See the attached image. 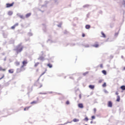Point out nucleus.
<instances>
[{
    "instance_id": "f257e3e1",
    "label": "nucleus",
    "mask_w": 125,
    "mask_h": 125,
    "mask_svg": "<svg viewBox=\"0 0 125 125\" xmlns=\"http://www.w3.org/2000/svg\"><path fill=\"white\" fill-rule=\"evenodd\" d=\"M22 49H23V46L21 45H19L18 46H17V47L15 50H16L17 53H19V52H21V51H22Z\"/></svg>"
},
{
    "instance_id": "f03ea898",
    "label": "nucleus",
    "mask_w": 125,
    "mask_h": 125,
    "mask_svg": "<svg viewBox=\"0 0 125 125\" xmlns=\"http://www.w3.org/2000/svg\"><path fill=\"white\" fill-rule=\"evenodd\" d=\"M45 56L44 55H43V53L42 52V56H40L39 58H38V60H41V61H43V60H44V57Z\"/></svg>"
},
{
    "instance_id": "7ed1b4c3",
    "label": "nucleus",
    "mask_w": 125,
    "mask_h": 125,
    "mask_svg": "<svg viewBox=\"0 0 125 125\" xmlns=\"http://www.w3.org/2000/svg\"><path fill=\"white\" fill-rule=\"evenodd\" d=\"M13 4H14V2H13L11 4L9 3H7L6 4V7L8 8V7H11V6H13Z\"/></svg>"
},
{
    "instance_id": "20e7f679",
    "label": "nucleus",
    "mask_w": 125,
    "mask_h": 125,
    "mask_svg": "<svg viewBox=\"0 0 125 125\" xmlns=\"http://www.w3.org/2000/svg\"><path fill=\"white\" fill-rule=\"evenodd\" d=\"M26 64H27V61H24L22 62V65L21 66V68L22 69L24 66H26Z\"/></svg>"
},
{
    "instance_id": "39448f33",
    "label": "nucleus",
    "mask_w": 125,
    "mask_h": 125,
    "mask_svg": "<svg viewBox=\"0 0 125 125\" xmlns=\"http://www.w3.org/2000/svg\"><path fill=\"white\" fill-rule=\"evenodd\" d=\"M17 16H19V17H20L21 19H25V17H24V16L23 15H21L20 14H17Z\"/></svg>"
},
{
    "instance_id": "423d86ee",
    "label": "nucleus",
    "mask_w": 125,
    "mask_h": 125,
    "mask_svg": "<svg viewBox=\"0 0 125 125\" xmlns=\"http://www.w3.org/2000/svg\"><path fill=\"white\" fill-rule=\"evenodd\" d=\"M78 107L81 109H83V104H79Z\"/></svg>"
},
{
    "instance_id": "0eeeda50",
    "label": "nucleus",
    "mask_w": 125,
    "mask_h": 125,
    "mask_svg": "<svg viewBox=\"0 0 125 125\" xmlns=\"http://www.w3.org/2000/svg\"><path fill=\"white\" fill-rule=\"evenodd\" d=\"M112 102L111 101L108 102V107H112Z\"/></svg>"
},
{
    "instance_id": "6e6552de",
    "label": "nucleus",
    "mask_w": 125,
    "mask_h": 125,
    "mask_svg": "<svg viewBox=\"0 0 125 125\" xmlns=\"http://www.w3.org/2000/svg\"><path fill=\"white\" fill-rule=\"evenodd\" d=\"M31 13H28L26 15H25V17L26 18H29V17H30L31 15Z\"/></svg>"
},
{
    "instance_id": "1a4fd4ad",
    "label": "nucleus",
    "mask_w": 125,
    "mask_h": 125,
    "mask_svg": "<svg viewBox=\"0 0 125 125\" xmlns=\"http://www.w3.org/2000/svg\"><path fill=\"white\" fill-rule=\"evenodd\" d=\"M101 35H102V36L101 37L102 38H106V35H105V34L104 33H103V32H101Z\"/></svg>"
},
{
    "instance_id": "9d476101",
    "label": "nucleus",
    "mask_w": 125,
    "mask_h": 125,
    "mask_svg": "<svg viewBox=\"0 0 125 125\" xmlns=\"http://www.w3.org/2000/svg\"><path fill=\"white\" fill-rule=\"evenodd\" d=\"M117 99L116 100V101L117 102H120V101L121 100V98H120V96H117Z\"/></svg>"
},
{
    "instance_id": "9b49d317",
    "label": "nucleus",
    "mask_w": 125,
    "mask_h": 125,
    "mask_svg": "<svg viewBox=\"0 0 125 125\" xmlns=\"http://www.w3.org/2000/svg\"><path fill=\"white\" fill-rule=\"evenodd\" d=\"M79 121H80V120L77 119L76 118H75L73 120V122H74V123H78V122H79Z\"/></svg>"
},
{
    "instance_id": "f8f14e48",
    "label": "nucleus",
    "mask_w": 125,
    "mask_h": 125,
    "mask_svg": "<svg viewBox=\"0 0 125 125\" xmlns=\"http://www.w3.org/2000/svg\"><path fill=\"white\" fill-rule=\"evenodd\" d=\"M89 88H90L91 89H93V88H94V85H90L89 86Z\"/></svg>"
},
{
    "instance_id": "ddd939ff",
    "label": "nucleus",
    "mask_w": 125,
    "mask_h": 125,
    "mask_svg": "<svg viewBox=\"0 0 125 125\" xmlns=\"http://www.w3.org/2000/svg\"><path fill=\"white\" fill-rule=\"evenodd\" d=\"M85 28L87 29H90V25H85Z\"/></svg>"
},
{
    "instance_id": "4468645a",
    "label": "nucleus",
    "mask_w": 125,
    "mask_h": 125,
    "mask_svg": "<svg viewBox=\"0 0 125 125\" xmlns=\"http://www.w3.org/2000/svg\"><path fill=\"white\" fill-rule=\"evenodd\" d=\"M13 72H14L13 69H10V70H9V73L10 74H13Z\"/></svg>"
},
{
    "instance_id": "2eb2a0df",
    "label": "nucleus",
    "mask_w": 125,
    "mask_h": 125,
    "mask_svg": "<svg viewBox=\"0 0 125 125\" xmlns=\"http://www.w3.org/2000/svg\"><path fill=\"white\" fill-rule=\"evenodd\" d=\"M121 89H122V90H125V85L121 86Z\"/></svg>"
},
{
    "instance_id": "dca6fc26",
    "label": "nucleus",
    "mask_w": 125,
    "mask_h": 125,
    "mask_svg": "<svg viewBox=\"0 0 125 125\" xmlns=\"http://www.w3.org/2000/svg\"><path fill=\"white\" fill-rule=\"evenodd\" d=\"M102 73H103V74H104V75H107V72H106L105 70H103V71H102Z\"/></svg>"
},
{
    "instance_id": "f3484780",
    "label": "nucleus",
    "mask_w": 125,
    "mask_h": 125,
    "mask_svg": "<svg viewBox=\"0 0 125 125\" xmlns=\"http://www.w3.org/2000/svg\"><path fill=\"white\" fill-rule=\"evenodd\" d=\"M13 12H12V11H9L8 12V14L9 15H12V14H13Z\"/></svg>"
},
{
    "instance_id": "a211bd4d",
    "label": "nucleus",
    "mask_w": 125,
    "mask_h": 125,
    "mask_svg": "<svg viewBox=\"0 0 125 125\" xmlns=\"http://www.w3.org/2000/svg\"><path fill=\"white\" fill-rule=\"evenodd\" d=\"M48 67H49V68H51L52 67V64H50V63H48L47 64Z\"/></svg>"
},
{
    "instance_id": "6ab92c4d",
    "label": "nucleus",
    "mask_w": 125,
    "mask_h": 125,
    "mask_svg": "<svg viewBox=\"0 0 125 125\" xmlns=\"http://www.w3.org/2000/svg\"><path fill=\"white\" fill-rule=\"evenodd\" d=\"M84 46L85 47H89V44H85L84 45Z\"/></svg>"
},
{
    "instance_id": "aec40b11",
    "label": "nucleus",
    "mask_w": 125,
    "mask_h": 125,
    "mask_svg": "<svg viewBox=\"0 0 125 125\" xmlns=\"http://www.w3.org/2000/svg\"><path fill=\"white\" fill-rule=\"evenodd\" d=\"M93 46L94 47L97 48L99 46V45L98 44H96L94 45Z\"/></svg>"
},
{
    "instance_id": "412c9836",
    "label": "nucleus",
    "mask_w": 125,
    "mask_h": 125,
    "mask_svg": "<svg viewBox=\"0 0 125 125\" xmlns=\"http://www.w3.org/2000/svg\"><path fill=\"white\" fill-rule=\"evenodd\" d=\"M84 121H85V122H88V118L85 117V118L84 119Z\"/></svg>"
},
{
    "instance_id": "4be33fe9",
    "label": "nucleus",
    "mask_w": 125,
    "mask_h": 125,
    "mask_svg": "<svg viewBox=\"0 0 125 125\" xmlns=\"http://www.w3.org/2000/svg\"><path fill=\"white\" fill-rule=\"evenodd\" d=\"M30 104H37V101H33L31 102Z\"/></svg>"
},
{
    "instance_id": "5701e85b",
    "label": "nucleus",
    "mask_w": 125,
    "mask_h": 125,
    "mask_svg": "<svg viewBox=\"0 0 125 125\" xmlns=\"http://www.w3.org/2000/svg\"><path fill=\"white\" fill-rule=\"evenodd\" d=\"M5 69H2V67H0V71H5Z\"/></svg>"
},
{
    "instance_id": "b1692460",
    "label": "nucleus",
    "mask_w": 125,
    "mask_h": 125,
    "mask_svg": "<svg viewBox=\"0 0 125 125\" xmlns=\"http://www.w3.org/2000/svg\"><path fill=\"white\" fill-rule=\"evenodd\" d=\"M16 64L17 66H18V65L20 64V63L18 62H16Z\"/></svg>"
},
{
    "instance_id": "393cba45",
    "label": "nucleus",
    "mask_w": 125,
    "mask_h": 125,
    "mask_svg": "<svg viewBox=\"0 0 125 125\" xmlns=\"http://www.w3.org/2000/svg\"><path fill=\"white\" fill-rule=\"evenodd\" d=\"M39 64H40L39 62L36 63L35 64V67H37V66H38V65H39Z\"/></svg>"
},
{
    "instance_id": "a878e982",
    "label": "nucleus",
    "mask_w": 125,
    "mask_h": 125,
    "mask_svg": "<svg viewBox=\"0 0 125 125\" xmlns=\"http://www.w3.org/2000/svg\"><path fill=\"white\" fill-rule=\"evenodd\" d=\"M104 93H108V91L106 89L104 90Z\"/></svg>"
},
{
    "instance_id": "bb28decb",
    "label": "nucleus",
    "mask_w": 125,
    "mask_h": 125,
    "mask_svg": "<svg viewBox=\"0 0 125 125\" xmlns=\"http://www.w3.org/2000/svg\"><path fill=\"white\" fill-rule=\"evenodd\" d=\"M66 105H69V104H70V102H69V101H66Z\"/></svg>"
},
{
    "instance_id": "cd10ccee",
    "label": "nucleus",
    "mask_w": 125,
    "mask_h": 125,
    "mask_svg": "<svg viewBox=\"0 0 125 125\" xmlns=\"http://www.w3.org/2000/svg\"><path fill=\"white\" fill-rule=\"evenodd\" d=\"M119 35V33H116L115 34V37H118V35Z\"/></svg>"
},
{
    "instance_id": "c85d7f7f",
    "label": "nucleus",
    "mask_w": 125,
    "mask_h": 125,
    "mask_svg": "<svg viewBox=\"0 0 125 125\" xmlns=\"http://www.w3.org/2000/svg\"><path fill=\"white\" fill-rule=\"evenodd\" d=\"M103 87H105V86H106V83H105L103 84Z\"/></svg>"
},
{
    "instance_id": "c756f323",
    "label": "nucleus",
    "mask_w": 125,
    "mask_h": 125,
    "mask_svg": "<svg viewBox=\"0 0 125 125\" xmlns=\"http://www.w3.org/2000/svg\"><path fill=\"white\" fill-rule=\"evenodd\" d=\"M29 107H26V108H25L24 109V111H26V110L29 109Z\"/></svg>"
},
{
    "instance_id": "7c9ffc66",
    "label": "nucleus",
    "mask_w": 125,
    "mask_h": 125,
    "mask_svg": "<svg viewBox=\"0 0 125 125\" xmlns=\"http://www.w3.org/2000/svg\"><path fill=\"white\" fill-rule=\"evenodd\" d=\"M91 118H92L93 120H94V119H95V116H92L91 117Z\"/></svg>"
},
{
    "instance_id": "2f4dec72",
    "label": "nucleus",
    "mask_w": 125,
    "mask_h": 125,
    "mask_svg": "<svg viewBox=\"0 0 125 125\" xmlns=\"http://www.w3.org/2000/svg\"><path fill=\"white\" fill-rule=\"evenodd\" d=\"M61 23H60V24L58 25V27H59V28H61Z\"/></svg>"
},
{
    "instance_id": "473e14b6",
    "label": "nucleus",
    "mask_w": 125,
    "mask_h": 125,
    "mask_svg": "<svg viewBox=\"0 0 125 125\" xmlns=\"http://www.w3.org/2000/svg\"><path fill=\"white\" fill-rule=\"evenodd\" d=\"M11 29H15V26L14 25V26H12Z\"/></svg>"
},
{
    "instance_id": "72a5a7b5",
    "label": "nucleus",
    "mask_w": 125,
    "mask_h": 125,
    "mask_svg": "<svg viewBox=\"0 0 125 125\" xmlns=\"http://www.w3.org/2000/svg\"><path fill=\"white\" fill-rule=\"evenodd\" d=\"M15 27H16L17 26H18V23H16L15 25H14Z\"/></svg>"
},
{
    "instance_id": "f704fd0d",
    "label": "nucleus",
    "mask_w": 125,
    "mask_h": 125,
    "mask_svg": "<svg viewBox=\"0 0 125 125\" xmlns=\"http://www.w3.org/2000/svg\"><path fill=\"white\" fill-rule=\"evenodd\" d=\"M109 40V38H108L107 39L105 40V42H108V41Z\"/></svg>"
},
{
    "instance_id": "c9c22d12",
    "label": "nucleus",
    "mask_w": 125,
    "mask_h": 125,
    "mask_svg": "<svg viewBox=\"0 0 125 125\" xmlns=\"http://www.w3.org/2000/svg\"><path fill=\"white\" fill-rule=\"evenodd\" d=\"M28 35H29V36H32L33 34H32V33H29L28 34Z\"/></svg>"
},
{
    "instance_id": "e433bc0d",
    "label": "nucleus",
    "mask_w": 125,
    "mask_h": 125,
    "mask_svg": "<svg viewBox=\"0 0 125 125\" xmlns=\"http://www.w3.org/2000/svg\"><path fill=\"white\" fill-rule=\"evenodd\" d=\"M79 98L81 99L82 98V95L80 94L79 95Z\"/></svg>"
},
{
    "instance_id": "4c0bfd02",
    "label": "nucleus",
    "mask_w": 125,
    "mask_h": 125,
    "mask_svg": "<svg viewBox=\"0 0 125 125\" xmlns=\"http://www.w3.org/2000/svg\"><path fill=\"white\" fill-rule=\"evenodd\" d=\"M47 42H51V40H49L48 41H47Z\"/></svg>"
},
{
    "instance_id": "58836bf2",
    "label": "nucleus",
    "mask_w": 125,
    "mask_h": 125,
    "mask_svg": "<svg viewBox=\"0 0 125 125\" xmlns=\"http://www.w3.org/2000/svg\"><path fill=\"white\" fill-rule=\"evenodd\" d=\"M86 74H87V72H85L83 74V76H85V75H86Z\"/></svg>"
},
{
    "instance_id": "ea45409f",
    "label": "nucleus",
    "mask_w": 125,
    "mask_h": 125,
    "mask_svg": "<svg viewBox=\"0 0 125 125\" xmlns=\"http://www.w3.org/2000/svg\"><path fill=\"white\" fill-rule=\"evenodd\" d=\"M71 123H72V121L70 122H67L65 123V124L67 125V124H71Z\"/></svg>"
},
{
    "instance_id": "a19ab883",
    "label": "nucleus",
    "mask_w": 125,
    "mask_h": 125,
    "mask_svg": "<svg viewBox=\"0 0 125 125\" xmlns=\"http://www.w3.org/2000/svg\"><path fill=\"white\" fill-rule=\"evenodd\" d=\"M44 74H45V72H43V73H42V74H41V76H43V75H44Z\"/></svg>"
},
{
    "instance_id": "79ce46f5",
    "label": "nucleus",
    "mask_w": 125,
    "mask_h": 125,
    "mask_svg": "<svg viewBox=\"0 0 125 125\" xmlns=\"http://www.w3.org/2000/svg\"><path fill=\"white\" fill-rule=\"evenodd\" d=\"M4 77V76H3L1 78H0V80H2V79H3Z\"/></svg>"
},
{
    "instance_id": "37998d69",
    "label": "nucleus",
    "mask_w": 125,
    "mask_h": 125,
    "mask_svg": "<svg viewBox=\"0 0 125 125\" xmlns=\"http://www.w3.org/2000/svg\"><path fill=\"white\" fill-rule=\"evenodd\" d=\"M115 94H116V95H118V94H119V93H118V92H116Z\"/></svg>"
},
{
    "instance_id": "c03bdc74",
    "label": "nucleus",
    "mask_w": 125,
    "mask_h": 125,
    "mask_svg": "<svg viewBox=\"0 0 125 125\" xmlns=\"http://www.w3.org/2000/svg\"><path fill=\"white\" fill-rule=\"evenodd\" d=\"M94 111L95 112H95H96V108H94Z\"/></svg>"
},
{
    "instance_id": "a18cd8bd",
    "label": "nucleus",
    "mask_w": 125,
    "mask_h": 125,
    "mask_svg": "<svg viewBox=\"0 0 125 125\" xmlns=\"http://www.w3.org/2000/svg\"><path fill=\"white\" fill-rule=\"evenodd\" d=\"M100 67H101V68H103V65L102 64H101L100 65Z\"/></svg>"
},
{
    "instance_id": "49530a36",
    "label": "nucleus",
    "mask_w": 125,
    "mask_h": 125,
    "mask_svg": "<svg viewBox=\"0 0 125 125\" xmlns=\"http://www.w3.org/2000/svg\"><path fill=\"white\" fill-rule=\"evenodd\" d=\"M6 58H5L4 59V61H6Z\"/></svg>"
},
{
    "instance_id": "de8ad7c7",
    "label": "nucleus",
    "mask_w": 125,
    "mask_h": 125,
    "mask_svg": "<svg viewBox=\"0 0 125 125\" xmlns=\"http://www.w3.org/2000/svg\"><path fill=\"white\" fill-rule=\"evenodd\" d=\"M90 124H93V122L91 121V122H90Z\"/></svg>"
},
{
    "instance_id": "09e8293b",
    "label": "nucleus",
    "mask_w": 125,
    "mask_h": 125,
    "mask_svg": "<svg viewBox=\"0 0 125 125\" xmlns=\"http://www.w3.org/2000/svg\"><path fill=\"white\" fill-rule=\"evenodd\" d=\"M84 36H85L84 34L82 35V37H84Z\"/></svg>"
},
{
    "instance_id": "8fccbe9b",
    "label": "nucleus",
    "mask_w": 125,
    "mask_h": 125,
    "mask_svg": "<svg viewBox=\"0 0 125 125\" xmlns=\"http://www.w3.org/2000/svg\"><path fill=\"white\" fill-rule=\"evenodd\" d=\"M86 6H87L86 5H84V7H86Z\"/></svg>"
},
{
    "instance_id": "3c124183",
    "label": "nucleus",
    "mask_w": 125,
    "mask_h": 125,
    "mask_svg": "<svg viewBox=\"0 0 125 125\" xmlns=\"http://www.w3.org/2000/svg\"><path fill=\"white\" fill-rule=\"evenodd\" d=\"M42 84L41 85V87H42Z\"/></svg>"
},
{
    "instance_id": "603ef678",
    "label": "nucleus",
    "mask_w": 125,
    "mask_h": 125,
    "mask_svg": "<svg viewBox=\"0 0 125 125\" xmlns=\"http://www.w3.org/2000/svg\"><path fill=\"white\" fill-rule=\"evenodd\" d=\"M43 6H44V5H43V6H42V8L43 7Z\"/></svg>"
},
{
    "instance_id": "864d4df0",
    "label": "nucleus",
    "mask_w": 125,
    "mask_h": 125,
    "mask_svg": "<svg viewBox=\"0 0 125 125\" xmlns=\"http://www.w3.org/2000/svg\"><path fill=\"white\" fill-rule=\"evenodd\" d=\"M124 70H125V67L124 68Z\"/></svg>"
},
{
    "instance_id": "5fc2aeb1",
    "label": "nucleus",
    "mask_w": 125,
    "mask_h": 125,
    "mask_svg": "<svg viewBox=\"0 0 125 125\" xmlns=\"http://www.w3.org/2000/svg\"><path fill=\"white\" fill-rule=\"evenodd\" d=\"M64 125H66V123H65Z\"/></svg>"
},
{
    "instance_id": "6e6d98bb",
    "label": "nucleus",
    "mask_w": 125,
    "mask_h": 125,
    "mask_svg": "<svg viewBox=\"0 0 125 125\" xmlns=\"http://www.w3.org/2000/svg\"><path fill=\"white\" fill-rule=\"evenodd\" d=\"M122 58H123V56L122 57Z\"/></svg>"
}]
</instances>
